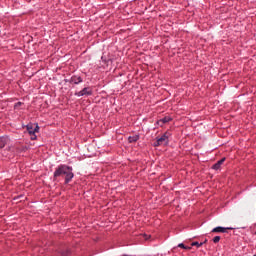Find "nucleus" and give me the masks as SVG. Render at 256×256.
<instances>
[{
    "mask_svg": "<svg viewBox=\"0 0 256 256\" xmlns=\"http://www.w3.org/2000/svg\"><path fill=\"white\" fill-rule=\"evenodd\" d=\"M144 239H145L146 241H148V240H149V236L146 235V234H144Z\"/></svg>",
    "mask_w": 256,
    "mask_h": 256,
    "instance_id": "15",
    "label": "nucleus"
},
{
    "mask_svg": "<svg viewBox=\"0 0 256 256\" xmlns=\"http://www.w3.org/2000/svg\"><path fill=\"white\" fill-rule=\"evenodd\" d=\"M8 143H9V137L7 136L0 137V149H3V147H5V145H7Z\"/></svg>",
    "mask_w": 256,
    "mask_h": 256,
    "instance_id": "7",
    "label": "nucleus"
},
{
    "mask_svg": "<svg viewBox=\"0 0 256 256\" xmlns=\"http://www.w3.org/2000/svg\"><path fill=\"white\" fill-rule=\"evenodd\" d=\"M171 121V117H164L159 120V123H162V125H165V123H169Z\"/></svg>",
    "mask_w": 256,
    "mask_h": 256,
    "instance_id": "10",
    "label": "nucleus"
},
{
    "mask_svg": "<svg viewBox=\"0 0 256 256\" xmlns=\"http://www.w3.org/2000/svg\"><path fill=\"white\" fill-rule=\"evenodd\" d=\"M202 243H203V244H204V243H207V240H205V241H204V242H202Z\"/></svg>",
    "mask_w": 256,
    "mask_h": 256,
    "instance_id": "16",
    "label": "nucleus"
},
{
    "mask_svg": "<svg viewBox=\"0 0 256 256\" xmlns=\"http://www.w3.org/2000/svg\"><path fill=\"white\" fill-rule=\"evenodd\" d=\"M225 163V158H222L221 160H219L216 164H214L212 166V169H214L215 171H218V169H221V164Z\"/></svg>",
    "mask_w": 256,
    "mask_h": 256,
    "instance_id": "8",
    "label": "nucleus"
},
{
    "mask_svg": "<svg viewBox=\"0 0 256 256\" xmlns=\"http://www.w3.org/2000/svg\"><path fill=\"white\" fill-rule=\"evenodd\" d=\"M253 256H256V254H254Z\"/></svg>",
    "mask_w": 256,
    "mask_h": 256,
    "instance_id": "17",
    "label": "nucleus"
},
{
    "mask_svg": "<svg viewBox=\"0 0 256 256\" xmlns=\"http://www.w3.org/2000/svg\"><path fill=\"white\" fill-rule=\"evenodd\" d=\"M171 133L166 132L160 138H157V145H169V138Z\"/></svg>",
    "mask_w": 256,
    "mask_h": 256,
    "instance_id": "3",
    "label": "nucleus"
},
{
    "mask_svg": "<svg viewBox=\"0 0 256 256\" xmlns=\"http://www.w3.org/2000/svg\"><path fill=\"white\" fill-rule=\"evenodd\" d=\"M128 141L129 143H137V141H139V136L138 135L130 136L128 137Z\"/></svg>",
    "mask_w": 256,
    "mask_h": 256,
    "instance_id": "9",
    "label": "nucleus"
},
{
    "mask_svg": "<svg viewBox=\"0 0 256 256\" xmlns=\"http://www.w3.org/2000/svg\"><path fill=\"white\" fill-rule=\"evenodd\" d=\"M65 176V183H71L75 174H73V168L65 164L59 165L54 171V180L56 181L57 177Z\"/></svg>",
    "mask_w": 256,
    "mask_h": 256,
    "instance_id": "1",
    "label": "nucleus"
},
{
    "mask_svg": "<svg viewBox=\"0 0 256 256\" xmlns=\"http://www.w3.org/2000/svg\"><path fill=\"white\" fill-rule=\"evenodd\" d=\"M219 241H221V237L220 236H215L213 238V243H219Z\"/></svg>",
    "mask_w": 256,
    "mask_h": 256,
    "instance_id": "12",
    "label": "nucleus"
},
{
    "mask_svg": "<svg viewBox=\"0 0 256 256\" xmlns=\"http://www.w3.org/2000/svg\"><path fill=\"white\" fill-rule=\"evenodd\" d=\"M178 247H180V249H191V247H187L183 243L178 244Z\"/></svg>",
    "mask_w": 256,
    "mask_h": 256,
    "instance_id": "13",
    "label": "nucleus"
},
{
    "mask_svg": "<svg viewBox=\"0 0 256 256\" xmlns=\"http://www.w3.org/2000/svg\"><path fill=\"white\" fill-rule=\"evenodd\" d=\"M192 247H202L203 243H199V242H192Z\"/></svg>",
    "mask_w": 256,
    "mask_h": 256,
    "instance_id": "11",
    "label": "nucleus"
},
{
    "mask_svg": "<svg viewBox=\"0 0 256 256\" xmlns=\"http://www.w3.org/2000/svg\"><path fill=\"white\" fill-rule=\"evenodd\" d=\"M26 129H27L29 135H31L32 141H35V139H37V135H35V133H39V125H37V124H28L26 126Z\"/></svg>",
    "mask_w": 256,
    "mask_h": 256,
    "instance_id": "2",
    "label": "nucleus"
},
{
    "mask_svg": "<svg viewBox=\"0 0 256 256\" xmlns=\"http://www.w3.org/2000/svg\"><path fill=\"white\" fill-rule=\"evenodd\" d=\"M154 147H161V144H157V140H156V142L154 143Z\"/></svg>",
    "mask_w": 256,
    "mask_h": 256,
    "instance_id": "14",
    "label": "nucleus"
},
{
    "mask_svg": "<svg viewBox=\"0 0 256 256\" xmlns=\"http://www.w3.org/2000/svg\"><path fill=\"white\" fill-rule=\"evenodd\" d=\"M76 97H84V95H93V90H91V88L89 87H85L84 89H82L79 92L75 93Z\"/></svg>",
    "mask_w": 256,
    "mask_h": 256,
    "instance_id": "4",
    "label": "nucleus"
},
{
    "mask_svg": "<svg viewBox=\"0 0 256 256\" xmlns=\"http://www.w3.org/2000/svg\"><path fill=\"white\" fill-rule=\"evenodd\" d=\"M227 230H233V228L231 227L224 228V227L218 226L212 230V233H227Z\"/></svg>",
    "mask_w": 256,
    "mask_h": 256,
    "instance_id": "5",
    "label": "nucleus"
},
{
    "mask_svg": "<svg viewBox=\"0 0 256 256\" xmlns=\"http://www.w3.org/2000/svg\"><path fill=\"white\" fill-rule=\"evenodd\" d=\"M70 83H74V85H79V83H83V78L80 76H72L70 79Z\"/></svg>",
    "mask_w": 256,
    "mask_h": 256,
    "instance_id": "6",
    "label": "nucleus"
}]
</instances>
